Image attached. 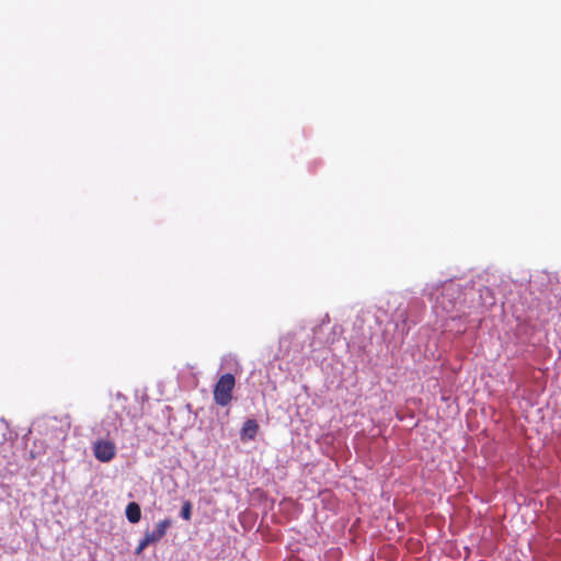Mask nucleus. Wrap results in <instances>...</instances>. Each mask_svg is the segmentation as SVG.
Segmentation results:
<instances>
[{
    "label": "nucleus",
    "mask_w": 561,
    "mask_h": 561,
    "mask_svg": "<svg viewBox=\"0 0 561 561\" xmlns=\"http://www.w3.org/2000/svg\"><path fill=\"white\" fill-rule=\"evenodd\" d=\"M92 449L99 461L108 462L116 455L115 439L101 437L93 443Z\"/></svg>",
    "instance_id": "obj_3"
},
{
    "label": "nucleus",
    "mask_w": 561,
    "mask_h": 561,
    "mask_svg": "<svg viewBox=\"0 0 561 561\" xmlns=\"http://www.w3.org/2000/svg\"><path fill=\"white\" fill-rule=\"evenodd\" d=\"M149 545H152L150 539L145 535L144 538L139 541V545L136 549V553H141Z\"/></svg>",
    "instance_id": "obj_11"
},
{
    "label": "nucleus",
    "mask_w": 561,
    "mask_h": 561,
    "mask_svg": "<svg viewBox=\"0 0 561 561\" xmlns=\"http://www.w3.org/2000/svg\"><path fill=\"white\" fill-rule=\"evenodd\" d=\"M423 294L434 300V308L447 313L454 311L461 304L462 288L459 283L447 280L443 284H426Z\"/></svg>",
    "instance_id": "obj_1"
},
{
    "label": "nucleus",
    "mask_w": 561,
    "mask_h": 561,
    "mask_svg": "<svg viewBox=\"0 0 561 561\" xmlns=\"http://www.w3.org/2000/svg\"><path fill=\"white\" fill-rule=\"evenodd\" d=\"M172 522L169 518H165L159 522L156 525V528L152 531H146V536L150 539L152 543L158 542L167 533L168 528L171 526Z\"/></svg>",
    "instance_id": "obj_5"
},
{
    "label": "nucleus",
    "mask_w": 561,
    "mask_h": 561,
    "mask_svg": "<svg viewBox=\"0 0 561 561\" xmlns=\"http://www.w3.org/2000/svg\"><path fill=\"white\" fill-rule=\"evenodd\" d=\"M479 293H480V301H481L482 307L488 308L495 304V298L490 288L483 287L479 290Z\"/></svg>",
    "instance_id": "obj_8"
},
{
    "label": "nucleus",
    "mask_w": 561,
    "mask_h": 561,
    "mask_svg": "<svg viewBox=\"0 0 561 561\" xmlns=\"http://www.w3.org/2000/svg\"><path fill=\"white\" fill-rule=\"evenodd\" d=\"M10 432L9 425L3 419H0V444L9 439Z\"/></svg>",
    "instance_id": "obj_9"
},
{
    "label": "nucleus",
    "mask_w": 561,
    "mask_h": 561,
    "mask_svg": "<svg viewBox=\"0 0 561 561\" xmlns=\"http://www.w3.org/2000/svg\"><path fill=\"white\" fill-rule=\"evenodd\" d=\"M259 431V424L255 420L249 419L244 422L240 436L242 440L254 439Z\"/></svg>",
    "instance_id": "obj_6"
},
{
    "label": "nucleus",
    "mask_w": 561,
    "mask_h": 561,
    "mask_svg": "<svg viewBox=\"0 0 561 561\" xmlns=\"http://www.w3.org/2000/svg\"><path fill=\"white\" fill-rule=\"evenodd\" d=\"M122 426V419L118 414L107 415L100 424L98 433L103 438L116 439Z\"/></svg>",
    "instance_id": "obj_4"
},
{
    "label": "nucleus",
    "mask_w": 561,
    "mask_h": 561,
    "mask_svg": "<svg viewBox=\"0 0 561 561\" xmlns=\"http://www.w3.org/2000/svg\"><path fill=\"white\" fill-rule=\"evenodd\" d=\"M236 379L232 374L222 375L214 388V400L220 407H226L232 399Z\"/></svg>",
    "instance_id": "obj_2"
},
{
    "label": "nucleus",
    "mask_w": 561,
    "mask_h": 561,
    "mask_svg": "<svg viewBox=\"0 0 561 561\" xmlns=\"http://www.w3.org/2000/svg\"><path fill=\"white\" fill-rule=\"evenodd\" d=\"M125 513L128 522L131 524L138 523L141 518V510L136 502H130L127 505Z\"/></svg>",
    "instance_id": "obj_7"
},
{
    "label": "nucleus",
    "mask_w": 561,
    "mask_h": 561,
    "mask_svg": "<svg viewBox=\"0 0 561 561\" xmlns=\"http://www.w3.org/2000/svg\"><path fill=\"white\" fill-rule=\"evenodd\" d=\"M181 517L185 520H190L191 519V515H192V505L190 502H185L182 506V510H181V513H180Z\"/></svg>",
    "instance_id": "obj_10"
}]
</instances>
